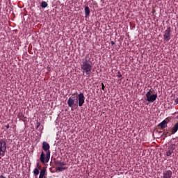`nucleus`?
Segmentation results:
<instances>
[{"label": "nucleus", "mask_w": 178, "mask_h": 178, "mask_svg": "<svg viewBox=\"0 0 178 178\" xmlns=\"http://www.w3.org/2000/svg\"><path fill=\"white\" fill-rule=\"evenodd\" d=\"M92 60H91V55L86 54L85 58L81 62V70H82L83 76L90 77L92 73Z\"/></svg>", "instance_id": "1"}, {"label": "nucleus", "mask_w": 178, "mask_h": 178, "mask_svg": "<svg viewBox=\"0 0 178 178\" xmlns=\"http://www.w3.org/2000/svg\"><path fill=\"white\" fill-rule=\"evenodd\" d=\"M86 97L84 93L81 92L77 96H71L67 100V105L70 108H74V106H81L84 104Z\"/></svg>", "instance_id": "2"}, {"label": "nucleus", "mask_w": 178, "mask_h": 178, "mask_svg": "<svg viewBox=\"0 0 178 178\" xmlns=\"http://www.w3.org/2000/svg\"><path fill=\"white\" fill-rule=\"evenodd\" d=\"M42 148L44 152H46V157L45 154L44 152H42L40 157V161L42 162V163H48L49 162V159H51V146L49 145V143L47 142H43L42 144Z\"/></svg>", "instance_id": "3"}, {"label": "nucleus", "mask_w": 178, "mask_h": 178, "mask_svg": "<svg viewBox=\"0 0 178 178\" xmlns=\"http://www.w3.org/2000/svg\"><path fill=\"white\" fill-rule=\"evenodd\" d=\"M152 92V90H149L146 93V98L148 102H154V101H156V99L158 98V94L151 95Z\"/></svg>", "instance_id": "4"}, {"label": "nucleus", "mask_w": 178, "mask_h": 178, "mask_svg": "<svg viewBox=\"0 0 178 178\" xmlns=\"http://www.w3.org/2000/svg\"><path fill=\"white\" fill-rule=\"evenodd\" d=\"M6 152V142L3 140H0V156H4Z\"/></svg>", "instance_id": "5"}, {"label": "nucleus", "mask_w": 178, "mask_h": 178, "mask_svg": "<svg viewBox=\"0 0 178 178\" xmlns=\"http://www.w3.org/2000/svg\"><path fill=\"white\" fill-rule=\"evenodd\" d=\"M171 32H172V29H170V26L168 27L167 29L164 31L163 40L166 42H168V41L170 40V33Z\"/></svg>", "instance_id": "6"}, {"label": "nucleus", "mask_w": 178, "mask_h": 178, "mask_svg": "<svg viewBox=\"0 0 178 178\" xmlns=\"http://www.w3.org/2000/svg\"><path fill=\"white\" fill-rule=\"evenodd\" d=\"M173 175V172H172V170H165L163 172V178H172V175Z\"/></svg>", "instance_id": "7"}, {"label": "nucleus", "mask_w": 178, "mask_h": 178, "mask_svg": "<svg viewBox=\"0 0 178 178\" xmlns=\"http://www.w3.org/2000/svg\"><path fill=\"white\" fill-rule=\"evenodd\" d=\"M158 127H161V130H163L165 127H168V121L163 120L158 124Z\"/></svg>", "instance_id": "8"}, {"label": "nucleus", "mask_w": 178, "mask_h": 178, "mask_svg": "<svg viewBox=\"0 0 178 178\" xmlns=\"http://www.w3.org/2000/svg\"><path fill=\"white\" fill-rule=\"evenodd\" d=\"M178 130V122L172 127L171 129V134H175V133H177Z\"/></svg>", "instance_id": "9"}, {"label": "nucleus", "mask_w": 178, "mask_h": 178, "mask_svg": "<svg viewBox=\"0 0 178 178\" xmlns=\"http://www.w3.org/2000/svg\"><path fill=\"white\" fill-rule=\"evenodd\" d=\"M46 172L47 170L45 168L42 169L40 172L39 178H47V177H45Z\"/></svg>", "instance_id": "10"}, {"label": "nucleus", "mask_w": 178, "mask_h": 178, "mask_svg": "<svg viewBox=\"0 0 178 178\" xmlns=\"http://www.w3.org/2000/svg\"><path fill=\"white\" fill-rule=\"evenodd\" d=\"M90 7L89 6H86L85 7V17H88L90 16Z\"/></svg>", "instance_id": "11"}, {"label": "nucleus", "mask_w": 178, "mask_h": 178, "mask_svg": "<svg viewBox=\"0 0 178 178\" xmlns=\"http://www.w3.org/2000/svg\"><path fill=\"white\" fill-rule=\"evenodd\" d=\"M173 151H175V148H173V147L168 149V150L166 152V156H170V155H172V154H173Z\"/></svg>", "instance_id": "12"}, {"label": "nucleus", "mask_w": 178, "mask_h": 178, "mask_svg": "<svg viewBox=\"0 0 178 178\" xmlns=\"http://www.w3.org/2000/svg\"><path fill=\"white\" fill-rule=\"evenodd\" d=\"M41 8H45L48 6V3L46 1H42L40 4Z\"/></svg>", "instance_id": "13"}, {"label": "nucleus", "mask_w": 178, "mask_h": 178, "mask_svg": "<svg viewBox=\"0 0 178 178\" xmlns=\"http://www.w3.org/2000/svg\"><path fill=\"white\" fill-rule=\"evenodd\" d=\"M56 165H58V166H65L66 165V163L57 161H56Z\"/></svg>", "instance_id": "14"}, {"label": "nucleus", "mask_w": 178, "mask_h": 178, "mask_svg": "<svg viewBox=\"0 0 178 178\" xmlns=\"http://www.w3.org/2000/svg\"><path fill=\"white\" fill-rule=\"evenodd\" d=\"M65 169H66V168H62V167H58V168H57L56 172V173H59V172H63V170H65Z\"/></svg>", "instance_id": "15"}, {"label": "nucleus", "mask_w": 178, "mask_h": 178, "mask_svg": "<svg viewBox=\"0 0 178 178\" xmlns=\"http://www.w3.org/2000/svg\"><path fill=\"white\" fill-rule=\"evenodd\" d=\"M33 173H34L35 177L37 178V175H40V170H38V168H35V169L33 170Z\"/></svg>", "instance_id": "16"}, {"label": "nucleus", "mask_w": 178, "mask_h": 178, "mask_svg": "<svg viewBox=\"0 0 178 178\" xmlns=\"http://www.w3.org/2000/svg\"><path fill=\"white\" fill-rule=\"evenodd\" d=\"M163 136H165V137H168V136H170V134L169 133V131H168V130L165 131L163 133Z\"/></svg>", "instance_id": "17"}, {"label": "nucleus", "mask_w": 178, "mask_h": 178, "mask_svg": "<svg viewBox=\"0 0 178 178\" xmlns=\"http://www.w3.org/2000/svg\"><path fill=\"white\" fill-rule=\"evenodd\" d=\"M40 125H41V123H40V122L37 121L36 122V129H38V127H40Z\"/></svg>", "instance_id": "18"}, {"label": "nucleus", "mask_w": 178, "mask_h": 178, "mask_svg": "<svg viewBox=\"0 0 178 178\" xmlns=\"http://www.w3.org/2000/svg\"><path fill=\"white\" fill-rule=\"evenodd\" d=\"M117 77H118V79H120V77H122V74L120 73V72H118Z\"/></svg>", "instance_id": "19"}, {"label": "nucleus", "mask_w": 178, "mask_h": 178, "mask_svg": "<svg viewBox=\"0 0 178 178\" xmlns=\"http://www.w3.org/2000/svg\"><path fill=\"white\" fill-rule=\"evenodd\" d=\"M102 90H103V91H105V85L103 83H102Z\"/></svg>", "instance_id": "20"}, {"label": "nucleus", "mask_w": 178, "mask_h": 178, "mask_svg": "<svg viewBox=\"0 0 178 178\" xmlns=\"http://www.w3.org/2000/svg\"><path fill=\"white\" fill-rule=\"evenodd\" d=\"M37 168L38 169H41V164H40V163H37Z\"/></svg>", "instance_id": "21"}, {"label": "nucleus", "mask_w": 178, "mask_h": 178, "mask_svg": "<svg viewBox=\"0 0 178 178\" xmlns=\"http://www.w3.org/2000/svg\"><path fill=\"white\" fill-rule=\"evenodd\" d=\"M6 129H9L10 127V123H8L7 125L5 126Z\"/></svg>", "instance_id": "22"}, {"label": "nucleus", "mask_w": 178, "mask_h": 178, "mask_svg": "<svg viewBox=\"0 0 178 178\" xmlns=\"http://www.w3.org/2000/svg\"><path fill=\"white\" fill-rule=\"evenodd\" d=\"M175 104H178V97L175 100Z\"/></svg>", "instance_id": "23"}, {"label": "nucleus", "mask_w": 178, "mask_h": 178, "mask_svg": "<svg viewBox=\"0 0 178 178\" xmlns=\"http://www.w3.org/2000/svg\"><path fill=\"white\" fill-rule=\"evenodd\" d=\"M111 45H115V42L111 41Z\"/></svg>", "instance_id": "24"}, {"label": "nucleus", "mask_w": 178, "mask_h": 178, "mask_svg": "<svg viewBox=\"0 0 178 178\" xmlns=\"http://www.w3.org/2000/svg\"><path fill=\"white\" fill-rule=\"evenodd\" d=\"M0 178H6V177L3 176V175H1Z\"/></svg>", "instance_id": "25"}]
</instances>
